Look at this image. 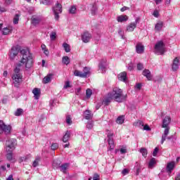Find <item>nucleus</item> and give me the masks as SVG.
<instances>
[{
	"instance_id": "8",
	"label": "nucleus",
	"mask_w": 180,
	"mask_h": 180,
	"mask_svg": "<svg viewBox=\"0 0 180 180\" xmlns=\"http://www.w3.org/2000/svg\"><path fill=\"white\" fill-rule=\"evenodd\" d=\"M20 51V49L18 46H13L9 52V58L11 60H15L16 58V56L19 54V51Z\"/></svg>"
},
{
	"instance_id": "21",
	"label": "nucleus",
	"mask_w": 180,
	"mask_h": 180,
	"mask_svg": "<svg viewBox=\"0 0 180 180\" xmlns=\"http://www.w3.org/2000/svg\"><path fill=\"white\" fill-rule=\"evenodd\" d=\"M70 137H71V131H66L65 132V134L63 135L62 141H63V143H68V141L70 140Z\"/></svg>"
},
{
	"instance_id": "29",
	"label": "nucleus",
	"mask_w": 180,
	"mask_h": 180,
	"mask_svg": "<svg viewBox=\"0 0 180 180\" xmlns=\"http://www.w3.org/2000/svg\"><path fill=\"white\" fill-rule=\"evenodd\" d=\"M32 94H34V98L39 99L40 98V89L35 88L32 90Z\"/></svg>"
},
{
	"instance_id": "14",
	"label": "nucleus",
	"mask_w": 180,
	"mask_h": 180,
	"mask_svg": "<svg viewBox=\"0 0 180 180\" xmlns=\"http://www.w3.org/2000/svg\"><path fill=\"white\" fill-rule=\"evenodd\" d=\"M171 123V117L167 116L165 117L162 122V127L163 129H168V126Z\"/></svg>"
},
{
	"instance_id": "6",
	"label": "nucleus",
	"mask_w": 180,
	"mask_h": 180,
	"mask_svg": "<svg viewBox=\"0 0 180 180\" xmlns=\"http://www.w3.org/2000/svg\"><path fill=\"white\" fill-rule=\"evenodd\" d=\"M11 130H12V127L11 125H6L4 121L0 120V134L5 133V134H11Z\"/></svg>"
},
{
	"instance_id": "28",
	"label": "nucleus",
	"mask_w": 180,
	"mask_h": 180,
	"mask_svg": "<svg viewBox=\"0 0 180 180\" xmlns=\"http://www.w3.org/2000/svg\"><path fill=\"white\" fill-rule=\"evenodd\" d=\"M84 117L86 120H89V119H92V113H91V110H86L84 111Z\"/></svg>"
},
{
	"instance_id": "51",
	"label": "nucleus",
	"mask_w": 180,
	"mask_h": 180,
	"mask_svg": "<svg viewBox=\"0 0 180 180\" xmlns=\"http://www.w3.org/2000/svg\"><path fill=\"white\" fill-rule=\"evenodd\" d=\"M65 89H67L68 88H71V85L70 84V82H66L65 83L64 87Z\"/></svg>"
},
{
	"instance_id": "37",
	"label": "nucleus",
	"mask_w": 180,
	"mask_h": 180,
	"mask_svg": "<svg viewBox=\"0 0 180 180\" xmlns=\"http://www.w3.org/2000/svg\"><path fill=\"white\" fill-rule=\"evenodd\" d=\"M62 63L66 65H68V64H70V58H68V56H63L62 58Z\"/></svg>"
},
{
	"instance_id": "55",
	"label": "nucleus",
	"mask_w": 180,
	"mask_h": 180,
	"mask_svg": "<svg viewBox=\"0 0 180 180\" xmlns=\"http://www.w3.org/2000/svg\"><path fill=\"white\" fill-rule=\"evenodd\" d=\"M121 154H126V153H127V149H126V148H122L120 150Z\"/></svg>"
},
{
	"instance_id": "15",
	"label": "nucleus",
	"mask_w": 180,
	"mask_h": 180,
	"mask_svg": "<svg viewBox=\"0 0 180 180\" xmlns=\"http://www.w3.org/2000/svg\"><path fill=\"white\" fill-rule=\"evenodd\" d=\"M179 68V58L176 57L173 60L172 70L173 71H177Z\"/></svg>"
},
{
	"instance_id": "42",
	"label": "nucleus",
	"mask_w": 180,
	"mask_h": 180,
	"mask_svg": "<svg viewBox=\"0 0 180 180\" xmlns=\"http://www.w3.org/2000/svg\"><path fill=\"white\" fill-rule=\"evenodd\" d=\"M39 162H40V157H37L34 161L33 162L32 167H37L39 165Z\"/></svg>"
},
{
	"instance_id": "39",
	"label": "nucleus",
	"mask_w": 180,
	"mask_h": 180,
	"mask_svg": "<svg viewBox=\"0 0 180 180\" xmlns=\"http://www.w3.org/2000/svg\"><path fill=\"white\" fill-rule=\"evenodd\" d=\"M6 158L8 161H12L13 158V151L7 152Z\"/></svg>"
},
{
	"instance_id": "25",
	"label": "nucleus",
	"mask_w": 180,
	"mask_h": 180,
	"mask_svg": "<svg viewBox=\"0 0 180 180\" xmlns=\"http://www.w3.org/2000/svg\"><path fill=\"white\" fill-rule=\"evenodd\" d=\"M112 99H113V97L112 96L109 95V93L108 94V97H105L104 100L103 101V105H105V106H108L110 102H112Z\"/></svg>"
},
{
	"instance_id": "10",
	"label": "nucleus",
	"mask_w": 180,
	"mask_h": 180,
	"mask_svg": "<svg viewBox=\"0 0 180 180\" xmlns=\"http://www.w3.org/2000/svg\"><path fill=\"white\" fill-rule=\"evenodd\" d=\"M139 20H140L139 18H136L134 22H131L129 25L127 27V32H134V29L137 27V24L139 23Z\"/></svg>"
},
{
	"instance_id": "41",
	"label": "nucleus",
	"mask_w": 180,
	"mask_h": 180,
	"mask_svg": "<svg viewBox=\"0 0 180 180\" xmlns=\"http://www.w3.org/2000/svg\"><path fill=\"white\" fill-rule=\"evenodd\" d=\"M41 4L43 5H51L53 4V0H40Z\"/></svg>"
},
{
	"instance_id": "62",
	"label": "nucleus",
	"mask_w": 180,
	"mask_h": 180,
	"mask_svg": "<svg viewBox=\"0 0 180 180\" xmlns=\"http://www.w3.org/2000/svg\"><path fill=\"white\" fill-rule=\"evenodd\" d=\"M136 89H141V84L140 83H138L136 85Z\"/></svg>"
},
{
	"instance_id": "9",
	"label": "nucleus",
	"mask_w": 180,
	"mask_h": 180,
	"mask_svg": "<svg viewBox=\"0 0 180 180\" xmlns=\"http://www.w3.org/2000/svg\"><path fill=\"white\" fill-rule=\"evenodd\" d=\"M109 144L108 150L112 151V150H115V141H113V134H108L107 136Z\"/></svg>"
},
{
	"instance_id": "26",
	"label": "nucleus",
	"mask_w": 180,
	"mask_h": 180,
	"mask_svg": "<svg viewBox=\"0 0 180 180\" xmlns=\"http://www.w3.org/2000/svg\"><path fill=\"white\" fill-rule=\"evenodd\" d=\"M143 75L146 77L148 81H151L153 76H151V72L148 70H144L143 71Z\"/></svg>"
},
{
	"instance_id": "19",
	"label": "nucleus",
	"mask_w": 180,
	"mask_h": 180,
	"mask_svg": "<svg viewBox=\"0 0 180 180\" xmlns=\"http://www.w3.org/2000/svg\"><path fill=\"white\" fill-rule=\"evenodd\" d=\"M155 165H157V160L154 158H152L148 162V168L153 169Z\"/></svg>"
},
{
	"instance_id": "50",
	"label": "nucleus",
	"mask_w": 180,
	"mask_h": 180,
	"mask_svg": "<svg viewBox=\"0 0 180 180\" xmlns=\"http://www.w3.org/2000/svg\"><path fill=\"white\" fill-rule=\"evenodd\" d=\"M143 130L146 131H151V128L148 126V124L143 125Z\"/></svg>"
},
{
	"instance_id": "40",
	"label": "nucleus",
	"mask_w": 180,
	"mask_h": 180,
	"mask_svg": "<svg viewBox=\"0 0 180 180\" xmlns=\"http://www.w3.org/2000/svg\"><path fill=\"white\" fill-rule=\"evenodd\" d=\"M140 153L142 154L143 157H144L145 158H146V157H147L148 152H147V149L146 148H141L140 149Z\"/></svg>"
},
{
	"instance_id": "44",
	"label": "nucleus",
	"mask_w": 180,
	"mask_h": 180,
	"mask_svg": "<svg viewBox=\"0 0 180 180\" xmlns=\"http://www.w3.org/2000/svg\"><path fill=\"white\" fill-rule=\"evenodd\" d=\"M13 22L14 25H18V23H19V14H16L14 16Z\"/></svg>"
},
{
	"instance_id": "11",
	"label": "nucleus",
	"mask_w": 180,
	"mask_h": 180,
	"mask_svg": "<svg viewBox=\"0 0 180 180\" xmlns=\"http://www.w3.org/2000/svg\"><path fill=\"white\" fill-rule=\"evenodd\" d=\"M23 79V76L20 74H13L12 77V79L13 81V84L16 85V84H20L22 82V79Z\"/></svg>"
},
{
	"instance_id": "47",
	"label": "nucleus",
	"mask_w": 180,
	"mask_h": 180,
	"mask_svg": "<svg viewBox=\"0 0 180 180\" xmlns=\"http://www.w3.org/2000/svg\"><path fill=\"white\" fill-rule=\"evenodd\" d=\"M96 11H98V7H96V5H93V6L91 8L92 15H95V13H96Z\"/></svg>"
},
{
	"instance_id": "63",
	"label": "nucleus",
	"mask_w": 180,
	"mask_h": 180,
	"mask_svg": "<svg viewBox=\"0 0 180 180\" xmlns=\"http://www.w3.org/2000/svg\"><path fill=\"white\" fill-rule=\"evenodd\" d=\"M6 180H13V175L10 174Z\"/></svg>"
},
{
	"instance_id": "31",
	"label": "nucleus",
	"mask_w": 180,
	"mask_h": 180,
	"mask_svg": "<svg viewBox=\"0 0 180 180\" xmlns=\"http://www.w3.org/2000/svg\"><path fill=\"white\" fill-rule=\"evenodd\" d=\"M53 168H60L61 167V161L60 160H56L53 162Z\"/></svg>"
},
{
	"instance_id": "52",
	"label": "nucleus",
	"mask_w": 180,
	"mask_h": 180,
	"mask_svg": "<svg viewBox=\"0 0 180 180\" xmlns=\"http://www.w3.org/2000/svg\"><path fill=\"white\" fill-rule=\"evenodd\" d=\"M66 123H68V124H72V120H71V117H67Z\"/></svg>"
},
{
	"instance_id": "32",
	"label": "nucleus",
	"mask_w": 180,
	"mask_h": 180,
	"mask_svg": "<svg viewBox=\"0 0 180 180\" xmlns=\"http://www.w3.org/2000/svg\"><path fill=\"white\" fill-rule=\"evenodd\" d=\"M63 47L66 53H70V51H71V46H70V44L65 42L63 44Z\"/></svg>"
},
{
	"instance_id": "43",
	"label": "nucleus",
	"mask_w": 180,
	"mask_h": 180,
	"mask_svg": "<svg viewBox=\"0 0 180 180\" xmlns=\"http://www.w3.org/2000/svg\"><path fill=\"white\" fill-rule=\"evenodd\" d=\"M57 38V33H56V32H52L50 34V39L52 41L56 40V39Z\"/></svg>"
},
{
	"instance_id": "20",
	"label": "nucleus",
	"mask_w": 180,
	"mask_h": 180,
	"mask_svg": "<svg viewBox=\"0 0 180 180\" xmlns=\"http://www.w3.org/2000/svg\"><path fill=\"white\" fill-rule=\"evenodd\" d=\"M99 70L101 72H105L106 71V60H102L98 65Z\"/></svg>"
},
{
	"instance_id": "3",
	"label": "nucleus",
	"mask_w": 180,
	"mask_h": 180,
	"mask_svg": "<svg viewBox=\"0 0 180 180\" xmlns=\"http://www.w3.org/2000/svg\"><path fill=\"white\" fill-rule=\"evenodd\" d=\"M167 51V49L165 48V44L162 41H158L154 48V53L158 56H164Z\"/></svg>"
},
{
	"instance_id": "48",
	"label": "nucleus",
	"mask_w": 180,
	"mask_h": 180,
	"mask_svg": "<svg viewBox=\"0 0 180 180\" xmlns=\"http://www.w3.org/2000/svg\"><path fill=\"white\" fill-rule=\"evenodd\" d=\"M77 11V8H75V6H72L70 9H69V13L74 14L75 13V12Z\"/></svg>"
},
{
	"instance_id": "34",
	"label": "nucleus",
	"mask_w": 180,
	"mask_h": 180,
	"mask_svg": "<svg viewBox=\"0 0 180 180\" xmlns=\"http://www.w3.org/2000/svg\"><path fill=\"white\" fill-rule=\"evenodd\" d=\"M117 123L118 124H123L124 123V116L121 115L117 118Z\"/></svg>"
},
{
	"instance_id": "2",
	"label": "nucleus",
	"mask_w": 180,
	"mask_h": 180,
	"mask_svg": "<svg viewBox=\"0 0 180 180\" xmlns=\"http://www.w3.org/2000/svg\"><path fill=\"white\" fill-rule=\"evenodd\" d=\"M108 94L109 96H111L115 102H118V103L124 102L127 98V94H123V90L119 87H114L112 91Z\"/></svg>"
},
{
	"instance_id": "1",
	"label": "nucleus",
	"mask_w": 180,
	"mask_h": 180,
	"mask_svg": "<svg viewBox=\"0 0 180 180\" xmlns=\"http://www.w3.org/2000/svg\"><path fill=\"white\" fill-rule=\"evenodd\" d=\"M20 53L22 55V58L20 60L21 64H25L27 71L30 70V68L33 67V56L28 49H22L20 51Z\"/></svg>"
},
{
	"instance_id": "18",
	"label": "nucleus",
	"mask_w": 180,
	"mask_h": 180,
	"mask_svg": "<svg viewBox=\"0 0 180 180\" xmlns=\"http://www.w3.org/2000/svg\"><path fill=\"white\" fill-rule=\"evenodd\" d=\"M32 25L36 26V25H39V23L41 22V17L33 15L32 18Z\"/></svg>"
},
{
	"instance_id": "60",
	"label": "nucleus",
	"mask_w": 180,
	"mask_h": 180,
	"mask_svg": "<svg viewBox=\"0 0 180 180\" xmlns=\"http://www.w3.org/2000/svg\"><path fill=\"white\" fill-rule=\"evenodd\" d=\"M26 158L24 157H21V158H19L18 160H19V162H23V161H26L25 160Z\"/></svg>"
},
{
	"instance_id": "54",
	"label": "nucleus",
	"mask_w": 180,
	"mask_h": 180,
	"mask_svg": "<svg viewBox=\"0 0 180 180\" xmlns=\"http://www.w3.org/2000/svg\"><path fill=\"white\" fill-rule=\"evenodd\" d=\"M143 68H144L143 67V64H141V63H138L137 64V70H139V71H141V70H143Z\"/></svg>"
},
{
	"instance_id": "12",
	"label": "nucleus",
	"mask_w": 180,
	"mask_h": 180,
	"mask_svg": "<svg viewBox=\"0 0 180 180\" xmlns=\"http://www.w3.org/2000/svg\"><path fill=\"white\" fill-rule=\"evenodd\" d=\"M92 37V35L88 32H85L82 35V40L84 43H89Z\"/></svg>"
},
{
	"instance_id": "59",
	"label": "nucleus",
	"mask_w": 180,
	"mask_h": 180,
	"mask_svg": "<svg viewBox=\"0 0 180 180\" xmlns=\"http://www.w3.org/2000/svg\"><path fill=\"white\" fill-rule=\"evenodd\" d=\"M159 15H160V13L158 12V11H155L153 12V16H155V18H158Z\"/></svg>"
},
{
	"instance_id": "61",
	"label": "nucleus",
	"mask_w": 180,
	"mask_h": 180,
	"mask_svg": "<svg viewBox=\"0 0 180 180\" xmlns=\"http://www.w3.org/2000/svg\"><path fill=\"white\" fill-rule=\"evenodd\" d=\"M76 95H79L81 94V88H78L75 91Z\"/></svg>"
},
{
	"instance_id": "56",
	"label": "nucleus",
	"mask_w": 180,
	"mask_h": 180,
	"mask_svg": "<svg viewBox=\"0 0 180 180\" xmlns=\"http://www.w3.org/2000/svg\"><path fill=\"white\" fill-rule=\"evenodd\" d=\"M122 175H127V174H129V169H124L122 171Z\"/></svg>"
},
{
	"instance_id": "23",
	"label": "nucleus",
	"mask_w": 180,
	"mask_h": 180,
	"mask_svg": "<svg viewBox=\"0 0 180 180\" xmlns=\"http://www.w3.org/2000/svg\"><path fill=\"white\" fill-rule=\"evenodd\" d=\"M117 20L120 23H123V22H127V20H129V17L126 15H121L117 17Z\"/></svg>"
},
{
	"instance_id": "57",
	"label": "nucleus",
	"mask_w": 180,
	"mask_h": 180,
	"mask_svg": "<svg viewBox=\"0 0 180 180\" xmlns=\"http://www.w3.org/2000/svg\"><path fill=\"white\" fill-rule=\"evenodd\" d=\"M128 70H129V71H133V70H134L133 63H129V64L128 65Z\"/></svg>"
},
{
	"instance_id": "33",
	"label": "nucleus",
	"mask_w": 180,
	"mask_h": 180,
	"mask_svg": "<svg viewBox=\"0 0 180 180\" xmlns=\"http://www.w3.org/2000/svg\"><path fill=\"white\" fill-rule=\"evenodd\" d=\"M25 113V111L22 108H18L16 111L15 112L14 115L15 116H22Z\"/></svg>"
},
{
	"instance_id": "58",
	"label": "nucleus",
	"mask_w": 180,
	"mask_h": 180,
	"mask_svg": "<svg viewBox=\"0 0 180 180\" xmlns=\"http://www.w3.org/2000/svg\"><path fill=\"white\" fill-rule=\"evenodd\" d=\"M99 176L98 174H95L93 177V180H100Z\"/></svg>"
},
{
	"instance_id": "16",
	"label": "nucleus",
	"mask_w": 180,
	"mask_h": 180,
	"mask_svg": "<svg viewBox=\"0 0 180 180\" xmlns=\"http://www.w3.org/2000/svg\"><path fill=\"white\" fill-rule=\"evenodd\" d=\"M136 51L138 54H143V53H144V46H143V44L141 43L136 44Z\"/></svg>"
},
{
	"instance_id": "27",
	"label": "nucleus",
	"mask_w": 180,
	"mask_h": 180,
	"mask_svg": "<svg viewBox=\"0 0 180 180\" xmlns=\"http://www.w3.org/2000/svg\"><path fill=\"white\" fill-rule=\"evenodd\" d=\"M69 167H70V164L64 163L59 168L61 172H63V174H67V169H68Z\"/></svg>"
},
{
	"instance_id": "24",
	"label": "nucleus",
	"mask_w": 180,
	"mask_h": 180,
	"mask_svg": "<svg viewBox=\"0 0 180 180\" xmlns=\"http://www.w3.org/2000/svg\"><path fill=\"white\" fill-rule=\"evenodd\" d=\"M162 27H164V22L158 21L155 25V30L156 32H160Z\"/></svg>"
},
{
	"instance_id": "53",
	"label": "nucleus",
	"mask_w": 180,
	"mask_h": 180,
	"mask_svg": "<svg viewBox=\"0 0 180 180\" xmlns=\"http://www.w3.org/2000/svg\"><path fill=\"white\" fill-rule=\"evenodd\" d=\"M158 150H159V149L157 147L154 149V151H153V157H157V154L158 153Z\"/></svg>"
},
{
	"instance_id": "49",
	"label": "nucleus",
	"mask_w": 180,
	"mask_h": 180,
	"mask_svg": "<svg viewBox=\"0 0 180 180\" xmlns=\"http://www.w3.org/2000/svg\"><path fill=\"white\" fill-rule=\"evenodd\" d=\"M51 150H53V151L55 150H57V148H58V143H53L51 146Z\"/></svg>"
},
{
	"instance_id": "64",
	"label": "nucleus",
	"mask_w": 180,
	"mask_h": 180,
	"mask_svg": "<svg viewBox=\"0 0 180 180\" xmlns=\"http://www.w3.org/2000/svg\"><path fill=\"white\" fill-rule=\"evenodd\" d=\"M175 180H180V174H177V176L175 177Z\"/></svg>"
},
{
	"instance_id": "22",
	"label": "nucleus",
	"mask_w": 180,
	"mask_h": 180,
	"mask_svg": "<svg viewBox=\"0 0 180 180\" xmlns=\"http://www.w3.org/2000/svg\"><path fill=\"white\" fill-rule=\"evenodd\" d=\"M118 79L120 81H122L123 82H126L127 79V73L126 72H122L120 75H118Z\"/></svg>"
},
{
	"instance_id": "45",
	"label": "nucleus",
	"mask_w": 180,
	"mask_h": 180,
	"mask_svg": "<svg viewBox=\"0 0 180 180\" xmlns=\"http://www.w3.org/2000/svg\"><path fill=\"white\" fill-rule=\"evenodd\" d=\"M91 96H92V90L91 89H87L86 91V98H91Z\"/></svg>"
},
{
	"instance_id": "35",
	"label": "nucleus",
	"mask_w": 180,
	"mask_h": 180,
	"mask_svg": "<svg viewBox=\"0 0 180 180\" xmlns=\"http://www.w3.org/2000/svg\"><path fill=\"white\" fill-rule=\"evenodd\" d=\"M12 32V29L9 27H4L2 30V34L4 35L9 34Z\"/></svg>"
},
{
	"instance_id": "46",
	"label": "nucleus",
	"mask_w": 180,
	"mask_h": 180,
	"mask_svg": "<svg viewBox=\"0 0 180 180\" xmlns=\"http://www.w3.org/2000/svg\"><path fill=\"white\" fill-rule=\"evenodd\" d=\"M93 127H94V122L92 121L88 122L86 124V128L89 129V130H91L92 129Z\"/></svg>"
},
{
	"instance_id": "5",
	"label": "nucleus",
	"mask_w": 180,
	"mask_h": 180,
	"mask_svg": "<svg viewBox=\"0 0 180 180\" xmlns=\"http://www.w3.org/2000/svg\"><path fill=\"white\" fill-rule=\"evenodd\" d=\"M16 148V139H8L6 141V153H11Z\"/></svg>"
},
{
	"instance_id": "4",
	"label": "nucleus",
	"mask_w": 180,
	"mask_h": 180,
	"mask_svg": "<svg viewBox=\"0 0 180 180\" xmlns=\"http://www.w3.org/2000/svg\"><path fill=\"white\" fill-rule=\"evenodd\" d=\"M74 75L75 77H79L80 78H88L89 75H91V68L88 67H84L83 69V72H80L79 70H75Z\"/></svg>"
},
{
	"instance_id": "13",
	"label": "nucleus",
	"mask_w": 180,
	"mask_h": 180,
	"mask_svg": "<svg viewBox=\"0 0 180 180\" xmlns=\"http://www.w3.org/2000/svg\"><path fill=\"white\" fill-rule=\"evenodd\" d=\"M175 164L176 163L174 161L167 163L166 169H167V172H168L169 175H170V174L172 172V170L175 168Z\"/></svg>"
},
{
	"instance_id": "38",
	"label": "nucleus",
	"mask_w": 180,
	"mask_h": 180,
	"mask_svg": "<svg viewBox=\"0 0 180 180\" xmlns=\"http://www.w3.org/2000/svg\"><path fill=\"white\" fill-rule=\"evenodd\" d=\"M20 67H22V64L18 63L17 67L14 69V74H20Z\"/></svg>"
},
{
	"instance_id": "36",
	"label": "nucleus",
	"mask_w": 180,
	"mask_h": 180,
	"mask_svg": "<svg viewBox=\"0 0 180 180\" xmlns=\"http://www.w3.org/2000/svg\"><path fill=\"white\" fill-rule=\"evenodd\" d=\"M134 126H136L137 127H140L141 129L144 127V122L143 121H137L136 122L134 123Z\"/></svg>"
},
{
	"instance_id": "7",
	"label": "nucleus",
	"mask_w": 180,
	"mask_h": 180,
	"mask_svg": "<svg viewBox=\"0 0 180 180\" xmlns=\"http://www.w3.org/2000/svg\"><path fill=\"white\" fill-rule=\"evenodd\" d=\"M53 12L55 15L56 20H58L60 19V13L63 12V6L60 4L58 2L53 7Z\"/></svg>"
},
{
	"instance_id": "30",
	"label": "nucleus",
	"mask_w": 180,
	"mask_h": 180,
	"mask_svg": "<svg viewBox=\"0 0 180 180\" xmlns=\"http://www.w3.org/2000/svg\"><path fill=\"white\" fill-rule=\"evenodd\" d=\"M53 78V74H49L46 76L43 79L44 84H49V82H51V79Z\"/></svg>"
},
{
	"instance_id": "17",
	"label": "nucleus",
	"mask_w": 180,
	"mask_h": 180,
	"mask_svg": "<svg viewBox=\"0 0 180 180\" xmlns=\"http://www.w3.org/2000/svg\"><path fill=\"white\" fill-rule=\"evenodd\" d=\"M169 134V128H165L163 134L162 135V139L160 144H164V141L167 140V137Z\"/></svg>"
}]
</instances>
